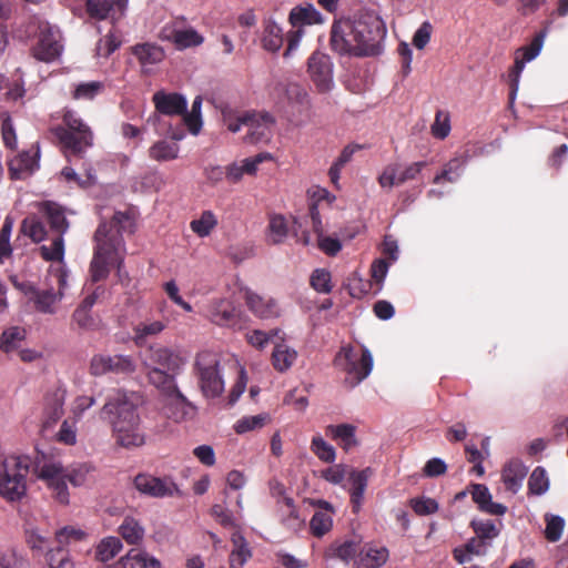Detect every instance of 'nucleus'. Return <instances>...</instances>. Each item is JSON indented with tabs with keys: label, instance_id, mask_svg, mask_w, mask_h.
I'll use <instances>...</instances> for the list:
<instances>
[{
	"label": "nucleus",
	"instance_id": "40",
	"mask_svg": "<svg viewBox=\"0 0 568 568\" xmlns=\"http://www.w3.org/2000/svg\"><path fill=\"white\" fill-rule=\"evenodd\" d=\"M296 357L297 353L293 348L285 344H277L272 352V365L277 372L283 373L292 367Z\"/></svg>",
	"mask_w": 568,
	"mask_h": 568
},
{
	"label": "nucleus",
	"instance_id": "14",
	"mask_svg": "<svg viewBox=\"0 0 568 568\" xmlns=\"http://www.w3.org/2000/svg\"><path fill=\"white\" fill-rule=\"evenodd\" d=\"M307 72L316 89L324 93L333 85V63L329 55L315 51L308 58Z\"/></svg>",
	"mask_w": 568,
	"mask_h": 568
},
{
	"label": "nucleus",
	"instance_id": "52",
	"mask_svg": "<svg viewBox=\"0 0 568 568\" xmlns=\"http://www.w3.org/2000/svg\"><path fill=\"white\" fill-rule=\"evenodd\" d=\"M320 13L314 7H295L290 13V22L295 26L312 24L317 22Z\"/></svg>",
	"mask_w": 568,
	"mask_h": 568
},
{
	"label": "nucleus",
	"instance_id": "33",
	"mask_svg": "<svg viewBox=\"0 0 568 568\" xmlns=\"http://www.w3.org/2000/svg\"><path fill=\"white\" fill-rule=\"evenodd\" d=\"M63 294H57L53 288L38 290L30 301L33 302L34 308L43 314H54L55 305L62 300Z\"/></svg>",
	"mask_w": 568,
	"mask_h": 568
},
{
	"label": "nucleus",
	"instance_id": "19",
	"mask_svg": "<svg viewBox=\"0 0 568 568\" xmlns=\"http://www.w3.org/2000/svg\"><path fill=\"white\" fill-rule=\"evenodd\" d=\"M129 0H85V11L91 19L119 20L126 11Z\"/></svg>",
	"mask_w": 568,
	"mask_h": 568
},
{
	"label": "nucleus",
	"instance_id": "54",
	"mask_svg": "<svg viewBox=\"0 0 568 568\" xmlns=\"http://www.w3.org/2000/svg\"><path fill=\"white\" fill-rule=\"evenodd\" d=\"M311 450L324 463H333L336 458L335 448L326 443L321 435L312 438Z\"/></svg>",
	"mask_w": 568,
	"mask_h": 568
},
{
	"label": "nucleus",
	"instance_id": "17",
	"mask_svg": "<svg viewBox=\"0 0 568 568\" xmlns=\"http://www.w3.org/2000/svg\"><path fill=\"white\" fill-rule=\"evenodd\" d=\"M347 28L353 30V22L343 21L334 23L331 32V47L339 54H349L359 57V45L355 32H348Z\"/></svg>",
	"mask_w": 568,
	"mask_h": 568
},
{
	"label": "nucleus",
	"instance_id": "62",
	"mask_svg": "<svg viewBox=\"0 0 568 568\" xmlns=\"http://www.w3.org/2000/svg\"><path fill=\"white\" fill-rule=\"evenodd\" d=\"M12 226V220L10 217H7L0 231V262H3V260L8 258L12 253V247L10 245V235Z\"/></svg>",
	"mask_w": 568,
	"mask_h": 568
},
{
	"label": "nucleus",
	"instance_id": "16",
	"mask_svg": "<svg viewBox=\"0 0 568 568\" xmlns=\"http://www.w3.org/2000/svg\"><path fill=\"white\" fill-rule=\"evenodd\" d=\"M243 121H246L247 133L244 140L247 143L257 144L271 139L272 128L275 123L271 114L246 111Z\"/></svg>",
	"mask_w": 568,
	"mask_h": 568
},
{
	"label": "nucleus",
	"instance_id": "4",
	"mask_svg": "<svg viewBox=\"0 0 568 568\" xmlns=\"http://www.w3.org/2000/svg\"><path fill=\"white\" fill-rule=\"evenodd\" d=\"M34 463L27 455L8 456L0 463V496L7 501L21 500L27 494V476Z\"/></svg>",
	"mask_w": 568,
	"mask_h": 568
},
{
	"label": "nucleus",
	"instance_id": "21",
	"mask_svg": "<svg viewBox=\"0 0 568 568\" xmlns=\"http://www.w3.org/2000/svg\"><path fill=\"white\" fill-rule=\"evenodd\" d=\"M389 559L387 547L376 542H366L361 547L354 568H381Z\"/></svg>",
	"mask_w": 568,
	"mask_h": 568
},
{
	"label": "nucleus",
	"instance_id": "41",
	"mask_svg": "<svg viewBox=\"0 0 568 568\" xmlns=\"http://www.w3.org/2000/svg\"><path fill=\"white\" fill-rule=\"evenodd\" d=\"M24 338V328L19 326L9 327L0 336V349L7 354L18 351Z\"/></svg>",
	"mask_w": 568,
	"mask_h": 568
},
{
	"label": "nucleus",
	"instance_id": "22",
	"mask_svg": "<svg viewBox=\"0 0 568 568\" xmlns=\"http://www.w3.org/2000/svg\"><path fill=\"white\" fill-rule=\"evenodd\" d=\"M468 490L473 501L480 511L494 516H503L506 514L507 507L500 503L493 501L491 494L486 485L471 483L468 485Z\"/></svg>",
	"mask_w": 568,
	"mask_h": 568
},
{
	"label": "nucleus",
	"instance_id": "29",
	"mask_svg": "<svg viewBox=\"0 0 568 568\" xmlns=\"http://www.w3.org/2000/svg\"><path fill=\"white\" fill-rule=\"evenodd\" d=\"M232 550L229 556L231 568H243L252 558V550L247 540L239 529H235L231 536Z\"/></svg>",
	"mask_w": 568,
	"mask_h": 568
},
{
	"label": "nucleus",
	"instance_id": "11",
	"mask_svg": "<svg viewBox=\"0 0 568 568\" xmlns=\"http://www.w3.org/2000/svg\"><path fill=\"white\" fill-rule=\"evenodd\" d=\"M186 359L178 349L166 346H151L148 349L146 366L150 368L163 369L169 373H181Z\"/></svg>",
	"mask_w": 568,
	"mask_h": 568
},
{
	"label": "nucleus",
	"instance_id": "59",
	"mask_svg": "<svg viewBox=\"0 0 568 568\" xmlns=\"http://www.w3.org/2000/svg\"><path fill=\"white\" fill-rule=\"evenodd\" d=\"M268 230L272 243L278 244L287 235V224L282 215H274L270 219Z\"/></svg>",
	"mask_w": 568,
	"mask_h": 568
},
{
	"label": "nucleus",
	"instance_id": "3",
	"mask_svg": "<svg viewBox=\"0 0 568 568\" xmlns=\"http://www.w3.org/2000/svg\"><path fill=\"white\" fill-rule=\"evenodd\" d=\"M62 125L51 129L52 134L61 144V149L70 161L71 158H82L93 144V132L77 111L65 109L62 114Z\"/></svg>",
	"mask_w": 568,
	"mask_h": 568
},
{
	"label": "nucleus",
	"instance_id": "47",
	"mask_svg": "<svg viewBox=\"0 0 568 568\" xmlns=\"http://www.w3.org/2000/svg\"><path fill=\"white\" fill-rule=\"evenodd\" d=\"M217 225V219L212 211H203L201 216L191 221V230L200 237H205L211 234Z\"/></svg>",
	"mask_w": 568,
	"mask_h": 568
},
{
	"label": "nucleus",
	"instance_id": "20",
	"mask_svg": "<svg viewBox=\"0 0 568 568\" xmlns=\"http://www.w3.org/2000/svg\"><path fill=\"white\" fill-rule=\"evenodd\" d=\"M207 317L219 326L235 327L240 323L237 310L226 298L212 300L207 305Z\"/></svg>",
	"mask_w": 568,
	"mask_h": 568
},
{
	"label": "nucleus",
	"instance_id": "36",
	"mask_svg": "<svg viewBox=\"0 0 568 568\" xmlns=\"http://www.w3.org/2000/svg\"><path fill=\"white\" fill-rule=\"evenodd\" d=\"M119 534L128 544L138 545L143 540L145 530L136 518L125 516L119 526Z\"/></svg>",
	"mask_w": 568,
	"mask_h": 568
},
{
	"label": "nucleus",
	"instance_id": "44",
	"mask_svg": "<svg viewBox=\"0 0 568 568\" xmlns=\"http://www.w3.org/2000/svg\"><path fill=\"white\" fill-rule=\"evenodd\" d=\"M470 527L481 544H487V540H493L500 534V528L490 519H474Z\"/></svg>",
	"mask_w": 568,
	"mask_h": 568
},
{
	"label": "nucleus",
	"instance_id": "60",
	"mask_svg": "<svg viewBox=\"0 0 568 568\" xmlns=\"http://www.w3.org/2000/svg\"><path fill=\"white\" fill-rule=\"evenodd\" d=\"M450 132L449 114L442 110L436 112L435 121L432 124V134L437 139H445Z\"/></svg>",
	"mask_w": 568,
	"mask_h": 568
},
{
	"label": "nucleus",
	"instance_id": "51",
	"mask_svg": "<svg viewBox=\"0 0 568 568\" xmlns=\"http://www.w3.org/2000/svg\"><path fill=\"white\" fill-rule=\"evenodd\" d=\"M104 90L101 81L82 82L74 87L71 95L74 100H93Z\"/></svg>",
	"mask_w": 568,
	"mask_h": 568
},
{
	"label": "nucleus",
	"instance_id": "5",
	"mask_svg": "<svg viewBox=\"0 0 568 568\" xmlns=\"http://www.w3.org/2000/svg\"><path fill=\"white\" fill-rule=\"evenodd\" d=\"M334 365L345 374V384L353 388L371 374L373 356L365 346L362 347L361 353H357L353 346L347 345L336 353Z\"/></svg>",
	"mask_w": 568,
	"mask_h": 568
},
{
	"label": "nucleus",
	"instance_id": "18",
	"mask_svg": "<svg viewBox=\"0 0 568 568\" xmlns=\"http://www.w3.org/2000/svg\"><path fill=\"white\" fill-rule=\"evenodd\" d=\"M160 403L163 414L176 423L191 419L196 415L195 405L181 390L160 399Z\"/></svg>",
	"mask_w": 568,
	"mask_h": 568
},
{
	"label": "nucleus",
	"instance_id": "8",
	"mask_svg": "<svg viewBox=\"0 0 568 568\" xmlns=\"http://www.w3.org/2000/svg\"><path fill=\"white\" fill-rule=\"evenodd\" d=\"M33 474L45 483L52 493V497L62 505H68L70 494L67 485V475L62 465L58 462L37 459L33 465Z\"/></svg>",
	"mask_w": 568,
	"mask_h": 568
},
{
	"label": "nucleus",
	"instance_id": "10",
	"mask_svg": "<svg viewBox=\"0 0 568 568\" xmlns=\"http://www.w3.org/2000/svg\"><path fill=\"white\" fill-rule=\"evenodd\" d=\"M62 50L60 30L48 22H41L37 42L30 49L31 55L38 61L50 63L61 55Z\"/></svg>",
	"mask_w": 568,
	"mask_h": 568
},
{
	"label": "nucleus",
	"instance_id": "56",
	"mask_svg": "<svg viewBox=\"0 0 568 568\" xmlns=\"http://www.w3.org/2000/svg\"><path fill=\"white\" fill-rule=\"evenodd\" d=\"M268 420L267 414H258L255 416H244L236 422L234 430L236 434H244L251 430L262 428Z\"/></svg>",
	"mask_w": 568,
	"mask_h": 568
},
{
	"label": "nucleus",
	"instance_id": "39",
	"mask_svg": "<svg viewBox=\"0 0 568 568\" xmlns=\"http://www.w3.org/2000/svg\"><path fill=\"white\" fill-rule=\"evenodd\" d=\"M180 146L175 142L161 140L149 149V156L158 162L173 161L179 158Z\"/></svg>",
	"mask_w": 568,
	"mask_h": 568
},
{
	"label": "nucleus",
	"instance_id": "49",
	"mask_svg": "<svg viewBox=\"0 0 568 568\" xmlns=\"http://www.w3.org/2000/svg\"><path fill=\"white\" fill-rule=\"evenodd\" d=\"M21 232L36 243L43 241L47 236L45 225L36 216H28L22 221Z\"/></svg>",
	"mask_w": 568,
	"mask_h": 568
},
{
	"label": "nucleus",
	"instance_id": "23",
	"mask_svg": "<svg viewBox=\"0 0 568 568\" xmlns=\"http://www.w3.org/2000/svg\"><path fill=\"white\" fill-rule=\"evenodd\" d=\"M371 474L372 469L367 467L362 470L352 469L348 475V483L351 485L348 493L351 497L352 510L354 514H357L362 508L364 493L366 490Z\"/></svg>",
	"mask_w": 568,
	"mask_h": 568
},
{
	"label": "nucleus",
	"instance_id": "61",
	"mask_svg": "<svg viewBox=\"0 0 568 568\" xmlns=\"http://www.w3.org/2000/svg\"><path fill=\"white\" fill-rule=\"evenodd\" d=\"M426 165V161H417L404 166L403 169L398 166L397 181H399V184L402 185L406 182L416 180Z\"/></svg>",
	"mask_w": 568,
	"mask_h": 568
},
{
	"label": "nucleus",
	"instance_id": "1",
	"mask_svg": "<svg viewBox=\"0 0 568 568\" xmlns=\"http://www.w3.org/2000/svg\"><path fill=\"white\" fill-rule=\"evenodd\" d=\"M134 217L130 212H114L110 221H101L93 235V256L90 276L93 283L104 281L112 268L121 272L126 255L123 233H133Z\"/></svg>",
	"mask_w": 568,
	"mask_h": 568
},
{
	"label": "nucleus",
	"instance_id": "42",
	"mask_svg": "<svg viewBox=\"0 0 568 568\" xmlns=\"http://www.w3.org/2000/svg\"><path fill=\"white\" fill-rule=\"evenodd\" d=\"M65 390L55 389L45 397V415L48 422L55 423L63 415Z\"/></svg>",
	"mask_w": 568,
	"mask_h": 568
},
{
	"label": "nucleus",
	"instance_id": "26",
	"mask_svg": "<svg viewBox=\"0 0 568 568\" xmlns=\"http://www.w3.org/2000/svg\"><path fill=\"white\" fill-rule=\"evenodd\" d=\"M180 373H169L163 369L150 368L148 379L160 392V399H164L170 395L179 392L175 377Z\"/></svg>",
	"mask_w": 568,
	"mask_h": 568
},
{
	"label": "nucleus",
	"instance_id": "55",
	"mask_svg": "<svg viewBox=\"0 0 568 568\" xmlns=\"http://www.w3.org/2000/svg\"><path fill=\"white\" fill-rule=\"evenodd\" d=\"M40 255L44 261L62 262L64 257V240L63 236L58 235L52 240V243L42 245L40 247Z\"/></svg>",
	"mask_w": 568,
	"mask_h": 568
},
{
	"label": "nucleus",
	"instance_id": "15",
	"mask_svg": "<svg viewBox=\"0 0 568 568\" xmlns=\"http://www.w3.org/2000/svg\"><path fill=\"white\" fill-rule=\"evenodd\" d=\"M83 532L72 527H64L55 532L57 548H49L47 551V562L50 568H74L69 551L63 547L71 538L81 539Z\"/></svg>",
	"mask_w": 568,
	"mask_h": 568
},
{
	"label": "nucleus",
	"instance_id": "48",
	"mask_svg": "<svg viewBox=\"0 0 568 568\" xmlns=\"http://www.w3.org/2000/svg\"><path fill=\"white\" fill-rule=\"evenodd\" d=\"M549 489V478L546 469L541 466L536 467L528 479V494L544 495Z\"/></svg>",
	"mask_w": 568,
	"mask_h": 568
},
{
	"label": "nucleus",
	"instance_id": "46",
	"mask_svg": "<svg viewBox=\"0 0 568 568\" xmlns=\"http://www.w3.org/2000/svg\"><path fill=\"white\" fill-rule=\"evenodd\" d=\"M164 328L165 324L162 321L141 322L133 328L134 342L142 345L146 338L159 335Z\"/></svg>",
	"mask_w": 568,
	"mask_h": 568
},
{
	"label": "nucleus",
	"instance_id": "7",
	"mask_svg": "<svg viewBox=\"0 0 568 568\" xmlns=\"http://www.w3.org/2000/svg\"><path fill=\"white\" fill-rule=\"evenodd\" d=\"M217 354L203 351L196 355L194 371L199 377L200 387L205 397H219L224 389V383L219 371Z\"/></svg>",
	"mask_w": 568,
	"mask_h": 568
},
{
	"label": "nucleus",
	"instance_id": "28",
	"mask_svg": "<svg viewBox=\"0 0 568 568\" xmlns=\"http://www.w3.org/2000/svg\"><path fill=\"white\" fill-rule=\"evenodd\" d=\"M40 212L50 225V229L63 236L69 229V222L65 217L64 210L55 202L45 201L40 205Z\"/></svg>",
	"mask_w": 568,
	"mask_h": 568
},
{
	"label": "nucleus",
	"instance_id": "25",
	"mask_svg": "<svg viewBox=\"0 0 568 568\" xmlns=\"http://www.w3.org/2000/svg\"><path fill=\"white\" fill-rule=\"evenodd\" d=\"M244 298L248 310L261 318H273L280 315L278 305L273 298H265L250 290L245 291Z\"/></svg>",
	"mask_w": 568,
	"mask_h": 568
},
{
	"label": "nucleus",
	"instance_id": "27",
	"mask_svg": "<svg viewBox=\"0 0 568 568\" xmlns=\"http://www.w3.org/2000/svg\"><path fill=\"white\" fill-rule=\"evenodd\" d=\"M184 19H176L171 28L169 38L173 41L178 49H186L197 47L203 43L204 38L194 29H182Z\"/></svg>",
	"mask_w": 568,
	"mask_h": 568
},
{
	"label": "nucleus",
	"instance_id": "38",
	"mask_svg": "<svg viewBox=\"0 0 568 568\" xmlns=\"http://www.w3.org/2000/svg\"><path fill=\"white\" fill-rule=\"evenodd\" d=\"M132 53L143 67L156 64L164 59V51L151 43H141L132 47Z\"/></svg>",
	"mask_w": 568,
	"mask_h": 568
},
{
	"label": "nucleus",
	"instance_id": "6",
	"mask_svg": "<svg viewBox=\"0 0 568 568\" xmlns=\"http://www.w3.org/2000/svg\"><path fill=\"white\" fill-rule=\"evenodd\" d=\"M348 32H355L359 45V57L377 55L382 51L381 41L386 30L383 21L373 14H365L353 21V30L347 28Z\"/></svg>",
	"mask_w": 568,
	"mask_h": 568
},
{
	"label": "nucleus",
	"instance_id": "43",
	"mask_svg": "<svg viewBox=\"0 0 568 568\" xmlns=\"http://www.w3.org/2000/svg\"><path fill=\"white\" fill-rule=\"evenodd\" d=\"M361 547L362 546L358 541L344 540L332 544L329 550L332 551V555L334 557L348 564L351 560L355 561L361 550Z\"/></svg>",
	"mask_w": 568,
	"mask_h": 568
},
{
	"label": "nucleus",
	"instance_id": "37",
	"mask_svg": "<svg viewBox=\"0 0 568 568\" xmlns=\"http://www.w3.org/2000/svg\"><path fill=\"white\" fill-rule=\"evenodd\" d=\"M321 507L325 508L326 511H316L310 523L311 531L315 537H323L326 532L332 529L333 519L328 511L332 510V506L328 501L321 500Z\"/></svg>",
	"mask_w": 568,
	"mask_h": 568
},
{
	"label": "nucleus",
	"instance_id": "9",
	"mask_svg": "<svg viewBox=\"0 0 568 568\" xmlns=\"http://www.w3.org/2000/svg\"><path fill=\"white\" fill-rule=\"evenodd\" d=\"M546 36L547 30L542 29L534 36L529 44L523 45L516 50L514 65L508 71V81L510 87L509 100L511 103L516 98L520 75L525 64L538 57L542 49Z\"/></svg>",
	"mask_w": 568,
	"mask_h": 568
},
{
	"label": "nucleus",
	"instance_id": "13",
	"mask_svg": "<svg viewBox=\"0 0 568 568\" xmlns=\"http://www.w3.org/2000/svg\"><path fill=\"white\" fill-rule=\"evenodd\" d=\"M134 487L140 493L155 498L182 496L178 485L169 477L159 478L148 474H139L134 478Z\"/></svg>",
	"mask_w": 568,
	"mask_h": 568
},
{
	"label": "nucleus",
	"instance_id": "30",
	"mask_svg": "<svg viewBox=\"0 0 568 568\" xmlns=\"http://www.w3.org/2000/svg\"><path fill=\"white\" fill-rule=\"evenodd\" d=\"M527 467L519 459L508 462L501 470V480L507 490L514 494L519 490L527 475Z\"/></svg>",
	"mask_w": 568,
	"mask_h": 568
},
{
	"label": "nucleus",
	"instance_id": "50",
	"mask_svg": "<svg viewBox=\"0 0 568 568\" xmlns=\"http://www.w3.org/2000/svg\"><path fill=\"white\" fill-rule=\"evenodd\" d=\"M95 467L91 463H82L65 473L68 480L74 487L85 485L92 477Z\"/></svg>",
	"mask_w": 568,
	"mask_h": 568
},
{
	"label": "nucleus",
	"instance_id": "12",
	"mask_svg": "<svg viewBox=\"0 0 568 568\" xmlns=\"http://www.w3.org/2000/svg\"><path fill=\"white\" fill-rule=\"evenodd\" d=\"M135 371V363L129 355L97 354L90 362V373L93 376H102L108 373L130 374Z\"/></svg>",
	"mask_w": 568,
	"mask_h": 568
},
{
	"label": "nucleus",
	"instance_id": "58",
	"mask_svg": "<svg viewBox=\"0 0 568 568\" xmlns=\"http://www.w3.org/2000/svg\"><path fill=\"white\" fill-rule=\"evenodd\" d=\"M310 284L318 293H331L333 288L331 273L325 268L314 270L310 278Z\"/></svg>",
	"mask_w": 568,
	"mask_h": 568
},
{
	"label": "nucleus",
	"instance_id": "24",
	"mask_svg": "<svg viewBox=\"0 0 568 568\" xmlns=\"http://www.w3.org/2000/svg\"><path fill=\"white\" fill-rule=\"evenodd\" d=\"M152 101L155 110L164 115H180L186 111V100L179 93L158 91L153 94Z\"/></svg>",
	"mask_w": 568,
	"mask_h": 568
},
{
	"label": "nucleus",
	"instance_id": "32",
	"mask_svg": "<svg viewBox=\"0 0 568 568\" xmlns=\"http://www.w3.org/2000/svg\"><path fill=\"white\" fill-rule=\"evenodd\" d=\"M355 430V426L351 424L328 425L325 428V434L336 440L344 450L348 452L357 444Z\"/></svg>",
	"mask_w": 568,
	"mask_h": 568
},
{
	"label": "nucleus",
	"instance_id": "2",
	"mask_svg": "<svg viewBox=\"0 0 568 568\" xmlns=\"http://www.w3.org/2000/svg\"><path fill=\"white\" fill-rule=\"evenodd\" d=\"M133 394L129 395L123 389L113 388L106 395L102 407V415L108 416L112 424L116 444L124 448L140 447L145 442Z\"/></svg>",
	"mask_w": 568,
	"mask_h": 568
},
{
	"label": "nucleus",
	"instance_id": "34",
	"mask_svg": "<svg viewBox=\"0 0 568 568\" xmlns=\"http://www.w3.org/2000/svg\"><path fill=\"white\" fill-rule=\"evenodd\" d=\"M261 41L265 50L270 52L278 51L284 41L282 28L272 20L265 21Z\"/></svg>",
	"mask_w": 568,
	"mask_h": 568
},
{
	"label": "nucleus",
	"instance_id": "35",
	"mask_svg": "<svg viewBox=\"0 0 568 568\" xmlns=\"http://www.w3.org/2000/svg\"><path fill=\"white\" fill-rule=\"evenodd\" d=\"M287 102L293 110L303 114L311 108V101L306 90L297 83H288L285 90Z\"/></svg>",
	"mask_w": 568,
	"mask_h": 568
},
{
	"label": "nucleus",
	"instance_id": "45",
	"mask_svg": "<svg viewBox=\"0 0 568 568\" xmlns=\"http://www.w3.org/2000/svg\"><path fill=\"white\" fill-rule=\"evenodd\" d=\"M122 549V542L118 537H106L102 539L95 548V558L99 561L106 562L113 559Z\"/></svg>",
	"mask_w": 568,
	"mask_h": 568
},
{
	"label": "nucleus",
	"instance_id": "31",
	"mask_svg": "<svg viewBox=\"0 0 568 568\" xmlns=\"http://www.w3.org/2000/svg\"><path fill=\"white\" fill-rule=\"evenodd\" d=\"M37 154L30 151H23L17 154L8 163L10 178L13 180L23 179L26 174H31L38 166Z\"/></svg>",
	"mask_w": 568,
	"mask_h": 568
},
{
	"label": "nucleus",
	"instance_id": "57",
	"mask_svg": "<svg viewBox=\"0 0 568 568\" xmlns=\"http://www.w3.org/2000/svg\"><path fill=\"white\" fill-rule=\"evenodd\" d=\"M464 162L457 158L452 159L448 163L445 164L443 171L435 175L433 182L435 184H440L442 182H455L462 172Z\"/></svg>",
	"mask_w": 568,
	"mask_h": 568
},
{
	"label": "nucleus",
	"instance_id": "63",
	"mask_svg": "<svg viewBox=\"0 0 568 568\" xmlns=\"http://www.w3.org/2000/svg\"><path fill=\"white\" fill-rule=\"evenodd\" d=\"M72 322L78 325L81 329H93L97 326L95 320L90 310H87L80 305L74 310L72 314Z\"/></svg>",
	"mask_w": 568,
	"mask_h": 568
},
{
	"label": "nucleus",
	"instance_id": "53",
	"mask_svg": "<svg viewBox=\"0 0 568 568\" xmlns=\"http://www.w3.org/2000/svg\"><path fill=\"white\" fill-rule=\"evenodd\" d=\"M546 528L545 538L550 542L558 541L564 532L565 520L562 517L552 514H546L545 517Z\"/></svg>",
	"mask_w": 568,
	"mask_h": 568
},
{
	"label": "nucleus",
	"instance_id": "64",
	"mask_svg": "<svg viewBox=\"0 0 568 568\" xmlns=\"http://www.w3.org/2000/svg\"><path fill=\"white\" fill-rule=\"evenodd\" d=\"M281 505V511L283 515V521L287 526H295L298 521V511L294 505V499L287 496H284L281 500H278Z\"/></svg>",
	"mask_w": 568,
	"mask_h": 568
}]
</instances>
